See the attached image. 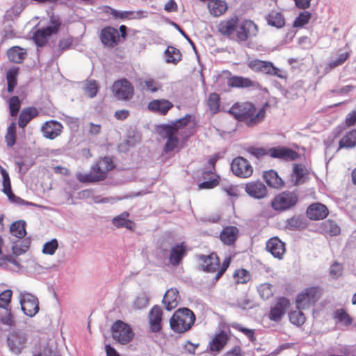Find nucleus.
<instances>
[{
  "label": "nucleus",
  "mask_w": 356,
  "mask_h": 356,
  "mask_svg": "<svg viewBox=\"0 0 356 356\" xmlns=\"http://www.w3.org/2000/svg\"><path fill=\"white\" fill-rule=\"evenodd\" d=\"M232 327L234 329L244 334L250 339V341L254 342L256 341L254 330L244 327L241 324L236 323H232Z\"/></svg>",
  "instance_id": "6e6d98bb"
},
{
  "label": "nucleus",
  "mask_w": 356,
  "mask_h": 356,
  "mask_svg": "<svg viewBox=\"0 0 356 356\" xmlns=\"http://www.w3.org/2000/svg\"><path fill=\"white\" fill-rule=\"evenodd\" d=\"M245 191L252 197L262 199L267 196L268 190L261 181H250L245 184Z\"/></svg>",
  "instance_id": "aec40b11"
},
{
  "label": "nucleus",
  "mask_w": 356,
  "mask_h": 356,
  "mask_svg": "<svg viewBox=\"0 0 356 356\" xmlns=\"http://www.w3.org/2000/svg\"><path fill=\"white\" fill-rule=\"evenodd\" d=\"M129 213L124 211L112 219L113 225L117 228L125 227L130 231H134L136 227V223L128 219Z\"/></svg>",
  "instance_id": "cd10ccee"
},
{
  "label": "nucleus",
  "mask_w": 356,
  "mask_h": 356,
  "mask_svg": "<svg viewBox=\"0 0 356 356\" xmlns=\"http://www.w3.org/2000/svg\"><path fill=\"white\" fill-rule=\"evenodd\" d=\"M239 236V229L236 226L224 227L219 235L220 241L226 245H233Z\"/></svg>",
  "instance_id": "4be33fe9"
},
{
  "label": "nucleus",
  "mask_w": 356,
  "mask_h": 356,
  "mask_svg": "<svg viewBox=\"0 0 356 356\" xmlns=\"http://www.w3.org/2000/svg\"><path fill=\"white\" fill-rule=\"evenodd\" d=\"M38 115V111L35 107H27L24 108L19 116L18 125L24 129L29 122Z\"/></svg>",
  "instance_id": "2f4dec72"
},
{
  "label": "nucleus",
  "mask_w": 356,
  "mask_h": 356,
  "mask_svg": "<svg viewBox=\"0 0 356 356\" xmlns=\"http://www.w3.org/2000/svg\"><path fill=\"white\" fill-rule=\"evenodd\" d=\"M208 106L213 113H216L219 111L220 97L216 92L210 94L208 99Z\"/></svg>",
  "instance_id": "864d4df0"
},
{
  "label": "nucleus",
  "mask_w": 356,
  "mask_h": 356,
  "mask_svg": "<svg viewBox=\"0 0 356 356\" xmlns=\"http://www.w3.org/2000/svg\"><path fill=\"white\" fill-rule=\"evenodd\" d=\"M263 178L267 185L273 188L280 189L285 185L283 179L278 175L277 172L273 170L264 172Z\"/></svg>",
  "instance_id": "c756f323"
},
{
  "label": "nucleus",
  "mask_w": 356,
  "mask_h": 356,
  "mask_svg": "<svg viewBox=\"0 0 356 356\" xmlns=\"http://www.w3.org/2000/svg\"><path fill=\"white\" fill-rule=\"evenodd\" d=\"M58 244L56 239H52L45 243L42 248V252L45 254L53 255L58 249Z\"/></svg>",
  "instance_id": "052dcab7"
},
{
  "label": "nucleus",
  "mask_w": 356,
  "mask_h": 356,
  "mask_svg": "<svg viewBox=\"0 0 356 356\" xmlns=\"http://www.w3.org/2000/svg\"><path fill=\"white\" fill-rule=\"evenodd\" d=\"M322 291L318 286L306 288L297 296L296 300L298 309H306L313 306L321 297Z\"/></svg>",
  "instance_id": "0eeeda50"
},
{
  "label": "nucleus",
  "mask_w": 356,
  "mask_h": 356,
  "mask_svg": "<svg viewBox=\"0 0 356 356\" xmlns=\"http://www.w3.org/2000/svg\"><path fill=\"white\" fill-rule=\"evenodd\" d=\"M19 302L22 310L29 317H33L39 312V300L37 297L31 293L21 292Z\"/></svg>",
  "instance_id": "f8f14e48"
},
{
  "label": "nucleus",
  "mask_w": 356,
  "mask_h": 356,
  "mask_svg": "<svg viewBox=\"0 0 356 356\" xmlns=\"http://www.w3.org/2000/svg\"><path fill=\"white\" fill-rule=\"evenodd\" d=\"M63 130V124L56 120H49L42 124L41 132L44 138L54 140L61 135Z\"/></svg>",
  "instance_id": "4468645a"
},
{
  "label": "nucleus",
  "mask_w": 356,
  "mask_h": 356,
  "mask_svg": "<svg viewBox=\"0 0 356 356\" xmlns=\"http://www.w3.org/2000/svg\"><path fill=\"white\" fill-rule=\"evenodd\" d=\"M99 38L104 46L113 47L120 41V33L116 28L108 26L101 30Z\"/></svg>",
  "instance_id": "2eb2a0df"
},
{
  "label": "nucleus",
  "mask_w": 356,
  "mask_h": 356,
  "mask_svg": "<svg viewBox=\"0 0 356 356\" xmlns=\"http://www.w3.org/2000/svg\"><path fill=\"white\" fill-rule=\"evenodd\" d=\"M333 318L346 326L350 325L353 323V318L343 308L337 309L334 312Z\"/></svg>",
  "instance_id": "a18cd8bd"
},
{
  "label": "nucleus",
  "mask_w": 356,
  "mask_h": 356,
  "mask_svg": "<svg viewBox=\"0 0 356 356\" xmlns=\"http://www.w3.org/2000/svg\"><path fill=\"white\" fill-rule=\"evenodd\" d=\"M106 13L113 17L114 19H132L140 17V13L139 12L135 13L134 11H121L114 9L111 7L107 6L106 8Z\"/></svg>",
  "instance_id": "473e14b6"
},
{
  "label": "nucleus",
  "mask_w": 356,
  "mask_h": 356,
  "mask_svg": "<svg viewBox=\"0 0 356 356\" xmlns=\"http://www.w3.org/2000/svg\"><path fill=\"white\" fill-rule=\"evenodd\" d=\"M112 89H133L131 83L127 79H121L113 83Z\"/></svg>",
  "instance_id": "69168bd1"
},
{
  "label": "nucleus",
  "mask_w": 356,
  "mask_h": 356,
  "mask_svg": "<svg viewBox=\"0 0 356 356\" xmlns=\"http://www.w3.org/2000/svg\"><path fill=\"white\" fill-rule=\"evenodd\" d=\"M262 73L277 76L280 78H285L286 72L277 67H276L273 63L268 61H264Z\"/></svg>",
  "instance_id": "ea45409f"
},
{
  "label": "nucleus",
  "mask_w": 356,
  "mask_h": 356,
  "mask_svg": "<svg viewBox=\"0 0 356 356\" xmlns=\"http://www.w3.org/2000/svg\"><path fill=\"white\" fill-rule=\"evenodd\" d=\"M166 63L177 64L181 59V54L179 49L174 47L168 46L165 51Z\"/></svg>",
  "instance_id": "a19ab883"
},
{
  "label": "nucleus",
  "mask_w": 356,
  "mask_h": 356,
  "mask_svg": "<svg viewBox=\"0 0 356 356\" xmlns=\"http://www.w3.org/2000/svg\"><path fill=\"white\" fill-rule=\"evenodd\" d=\"M311 14L308 11L301 12L293 21V26L302 27L308 23Z\"/></svg>",
  "instance_id": "4d7b16f0"
},
{
  "label": "nucleus",
  "mask_w": 356,
  "mask_h": 356,
  "mask_svg": "<svg viewBox=\"0 0 356 356\" xmlns=\"http://www.w3.org/2000/svg\"><path fill=\"white\" fill-rule=\"evenodd\" d=\"M233 278L236 284H246L251 279V275L245 268L236 269L233 273Z\"/></svg>",
  "instance_id": "c03bdc74"
},
{
  "label": "nucleus",
  "mask_w": 356,
  "mask_h": 356,
  "mask_svg": "<svg viewBox=\"0 0 356 356\" xmlns=\"http://www.w3.org/2000/svg\"><path fill=\"white\" fill-rule=\"evenodd\" d=\"M26 54V49L19 46H14L7 51L9 60L15 63H21L24 59Z\"/></svg>",
  "instance_id": "f704fd0d"
},
{
  "label": "nucleus",
  "mask_w": 356,
  "mask_h": 356,
  "mask_svg": "<svg viewBox=\"0 0 356 356\" xmlns=\"http://www.w3.org/2000/svg\"><path fill=\"white\" fill-rule=\"evenodd\" d=\"M23 9V4L21 3H17L13 6V8L10 10L7 11V15L10 17H12L13 15L15 17H17L22 13Z\"/></svg>",
  "instance_id": "774afa93"
},
{
  "label": "nucleus",
  "mask_w": 356,
  "mask_h": 356,
  "mask_svg": "<svg viewBox=\"0 0 356 356\" xmlns=\"http://www.w3.org/2000/svg\"><path fill=\"white\" fill-rule=\"evenodd\" d=\"M114 168L115 165L111 158H101L91 166L89 172H78L76 174V178L79 182L83 184L99 182L105 180L108 172Z\"/></svg>",
  "instance_id": "7ed1b4c3"
},
{
  "label": "nucleus",
  "mask_w": 356,
  "mask_h": 356,
  "mask_svg": "<svg viewBox=\"0 0 356 356\" xmlns=\"http://www.w3.org/2000/svg\"><path fill=\"white\" fill-rule=\"evenodd\" d=\"M117 100L129 101L134 97V90H113Z\"/></svg>",
  "instance_id": "680f3d73"
},
{
  "label": "nucleus",
  "mask_w": 356,
  "mask_h": 356,
  "mask_svg": "<svg viewBox=\"0 0 356 356\" xmlns=\"http://www.w3.org/2000/svg\"><path fill=\"white\" fill-rule=\"evenodd\" d=\"M258 292L261 298L266 300L273 296L272 285L268 283H264L258 287Z\"/></svg>",
  "instance_id": "13d9d810"
},
{
  "label": "nucleus",
  "mask_w": 356,
  "mask_h": 356,
  "mask_svg": "<svg viewBox=\"0 0 356 356\" xmlns=\"http://www.w3.org/2000/svg\"><path fill=\"white\" fill-rule=\"evenodd\" d=\"M19 73V70L17 67L10 69L6 73V79L8 83L7 89H14L17 85V77Z\"/></svg>",
  "instance_id": "3c124183"
},
{
  "label": "nucleus",
  "mask_w": 356,
  "mask_h": 356,
  "mask_svg": "<svg viewBox=\"0 0 356 356\" xmlns=\"http://www.w3.org/2000/svg\"><path fill=\"white\" fill-rule=\"evenodd\" d=\"M308 174L309 170L304 165L294 163L293 165V172L291 174V177H295L296 178L293 181V185L298 186L304 184L307 179Z\"/></svg>",
  "instance_id": "7c9ffc66"
},
{
  "label": "nucleus",
  "mask_w": 356,
  "mask_h": 356,
  "mask_svg": "<svg viewBox=\"0 0 356 356\" xmlns=\"http://www.w3.org/2000/svg\"><path fill=\"white\" fill-rule=\"evenodd\" d=\"M254 82L248 78L240 76H233L228 79L227 84L232 88H249L254 87Z\"/></svg>",
  "instance_id": "c9c22d12"
},
{
  "label": "nucleus",
  "mask_w": 356,
  "mask_h": 356,
  "mask_svg": "<svg viewBox=\"0 0 356 356\" xmlns=\"http://www.w3.org/2000/svg\"><path fill=\"white\" fill-rule=\"evenodd\" d=\"M229 339V337L227 332L221 330L209 341L208 350L213 355H217L225 348Z\"/></svg>",
  "instance_id": "dca6fc26"
},
{
  "label": "nucleus",
  "mask_w": 356,
  "mask_h": 356,
  "mask_svg": "<svg viewBox=\"0 0 356 356\" xmlns=\"http://www.w3.org/2000/svg\"><path fill=\"white\" fill-rule=\"evenodd\" d=\"M231 170L234 175L243 179L250 177L253 173L251 163L243 156H237L232 160Z\"/></svg>",
  "instance_id": "9d476101"
},
{
  "label": "nucleus",
  "mask_w": 356,
  "mask_h": 356,
  "mask_svg": "<svg viewBox=\"0 0 356 356\" xmlns=\"http://www.w3.org/2000/svg\"><path fill=\"white\" fill-rule=\"evenodd\" d=\"M299 201L297 191H284L277 193L271 200L270 206L275 211L282 212L293 208Z\"/></svg>",
  "instance_id": "423d86ee"
},
{
  "label": "nucleus",
  "mask_w": 356,
  "mask_h": 356,
  "mask_svg": "<svg viewBox=\"0 0 356 356\" xmlns=\"http://www.w3.org/2000/svg\"><path fill=\"white\" fill-rule=\"evenodd\" d=\"M343 266L337 261L332 264L330 268V275L332 278L337 279L343 273Z\"/></svg>",
  "instance_id": "0e129e2a"
},
{
  "label": "nucleus",
  "mask_w": 356,
  "mask_h": 356,
  "mask_svg": "<svg viewBox=\"0 0 356 356\" xmlns=\"http://www.w3.org/2000/svg\"><path fill=\"white\" fill-rule=\"evenodd\" d=\"M163 311L159 305H154L150 309L148 315L149 323L151 330L153 332H159L161 327Z\"/></svg>",
  "instance_id": "393cba45"
},
{
  "label": "nucleus",
  "mask_w": 356,
  "mask_h": 356,
  "mask_svg": "<svg viewBox=\"0 0 356 356\" xmlns=\"http://www.w3.org/2000/svg\"><path fill=\"white\" fill-rule=\"evenodd\" d=\"M27 340L26 334L22 330L10 332L7 339L10 350L16 355L20 354L26 347Z\"/></svg>",
  "instance_id": "9b49d317"
},
{
  "label": "nucleus",
  "mask_w": 356,
  "mask_h": 356,
  "mask_svg": "<svg viewBox=\"0 0 356 356\" xmlns=\"http://www.w3.org/2000/svg\"><path fill=\"white\" fill-rule=\"evenodd\" d=\"M173 108V104L165 99H153L147 104V109L161 115H165Z\"/></svg>",
  "instance_id": "b1692460"
},
{
  "label": "nucleus",
  "mask_w": 356,
  "mask_h": 356,
  "mask_svg": "<svg viewBox=\"0 0 356 356\" xmlns=\"http://www.w3.org/2000/svg\"><path fill=\"white\" fill-rule=\"evenodd\" d=\"M180 301L179 291L176 288H170L165 292L162 302L168 311L176 308Z\"/></svg>",
  "instance_id": "bb28decb"
},
{
  "label": "nucleus",
  "mask_w": 356,
  "mask_h": 356,
  "mask_svg": "<svg viewBox=\"0 0 356 356\" xmlns=\"http://www.w3.org/2000/svg\"><path fill=\"white\" fill-rule=\"evenodd\" d=\"M329 214L327 207L321 203H313L310 204L307 210V216L312 220H319L325 218Z\"/></svg>",
  "instance_id": "412c9836"
},
{
  "label": "nucleus",
  "mask_w": 356,
  "mask_h": 356,
  "mask_svg": "<svg viewBox=\"0 0 356 356\" xmlns=\"http://www.w3.org/2000/svg\"><path fill=\"white\" fill-rule=\"evenodd\" d=\"M113 339L120 344H127L134 337V332L129 325L122 321H116L111 327Z\"/></svg>",
  "instance_id": "6e6552de"
},
{
  "label": "nucleus",
  "mask_w": 356,
  "mask_h": 356,
  "mask_svg": "<svg viewBox=\"0 0 356 356\" xmlns=\"http://www.w3.org/2000/svg\"><path fill=\"white\" fill-rule=\"evenodd\" d=\"M238 20L237 16H234L230 19L220 22L218 25L219 32L224 35L230 36L233 35L236 32Z\"/></svg>",
  "instance_id": "c85d7f7f"
},
{
  "label": "nucleus",
  "mask_w": 356,
  "mask_h": 356,
  "mask_svg": "<svg viewBox=\"0 0 356 356\" xmlns=\"http://www.w3.org/2000/svg\"><path fill=\"white\" fill-rule=\"evenodd\" d=\"M208 7L211 14L216 17L222 15L227 9L226 2L221 0L209 1Z\"/></svg>",
  "instance_id": "4c0bfd02"
},
{
  "label": "nucleus",
  "mask_w": 356,
  "mask_h": 356,
  "mask_svg": "<svg viewBox=\"0 0 356 356\" xmlns=\"http://www.w3.org/2000/svg\"><path fill=\"white\" fill-rule=\"evenodd\" d=\"M248 152L257 158H261L268 154V151L267 152L265 149L254 147H250Z\"/></svg>",
  "instance_id": "338daca9"
},
{
  "label": "nucleus",
  "mask_w": 356,
  "mask_h": 356,
  "mask_svg": "<svg viewBox=\"0 0 356 356\" xmlns=\"http://www.w3.org/2000/svg\"><path fill=\"white\" fill-rule=\"evenodd\" d=\"M257 33V26L251 20L245 19L238 22L236 35L240 42L246 41L249 38L255 36Z\"/></svg>",
  "instance_id": "ddd939ff"
},
{
  "label": "nucleus",
  "mask_w": 356,
  "mask_h": 356,
  "mask_svg": "<svg viewBox=\"0 0 356 356\" xmlns=\"http://www.w3.org/2000/svg\"><path fill=\"white\" fill-rule=\"evenodd\" d=\"M60 26L58 19L51 17L50 24L46 27L37 29L33 35V40L38 47H43L49 36L58 32Z\"/></svg>",
  "instance_id": "1a4fd4ad"
},
{
  "label": "nucleus",
  "mask_w": 356,
  "mask_h": 356,
  "mask_svg": "<svg viewBox=\"0 0 356 356\" xmlns=\"http://www.w3.org/2000/svg\"><path fill=\"white\" fill-rule=\"evenodd\" d=\"M268 24L272 26L281 28L284 25V19L282 15L277 11H271L266 17Z\"/></svg>",
  "instance_id": "79ce46f5"
},
{
  "label": "nucleus",
  "mask_w": 356,
  "mask_h": 356,
  "mask_svg": "<svg viewBox=\"0 0 356 356\" xmlns=\"http://www.w3.org/2000/svg\"><path fill=\"white\" fill-rule=\"evenodd\" d=\"M200 261L201 269L206 273H216L213 281L217 282L227 271L229 268L232 258L227 257L225 258L220 264V258L214 252L208 255L200 254L198 257Z\"/></svg>",
  "instance_id": "20e7f679"
},
{
  "label": "nucleus",
  "mask_w": 356,
  "mask_h": 356,
  "mask_svg": "<svg viewBox=\"0 0 356 356\" xmlns=\"http://www.w3.org/2000/svg\"><path fill=\"white\" fill-rule=\"evenodd\" d=\"M0 172L2 175L3 178V188L2 192L8 195V193L13 192L11 189V182L10 179L9 175L8 172L1 166H0Z\"/></svg>",
  "instance_id": "603ef678"
},
{
  "label": "nucleus",
  "mask_w": 356,
  "mask_h": 356,
  "mask_svg": "<svg viewBox=\"0 0 356 356\" xmlns=\"http://www.w3.org/2000/svg\"><path fill=\"white\" fill-rule=\"evenodd\" d=\"M322 230L330 236H337L340 234L341 229L338 225L330 220L323 222L321 225Z\"/></svg>",
  "instance_id": "37998d69"
},
{
  "label": "nucleus",
  "mask_w": 356,
  "mask_h": 356,
  "mask_svg": "<svg viewBox=\"0 0 356 356\" xmlns=\"http://www.w3.org/2000/svg\"><path fill=\"white\" fill-rule=\"evenodd\" d=\"M13 291L10 289H6L0 293V307L7 309L10 303Z\"/></svg>",
  "instance_id": "bf43d9fd"
},
{
  "label": "nucleus",
  "mask_w": 356,
  "mask_h": 356,
  "mask_svg": "<svg viewBox=\"0 0 356 356\" xmlns=\"http://www.w3.org/2000/svg\"><path fill=\"white\" fill-rule=\"evenodd\" d=\"M356 145V129L348 132L339 141V149L353 148Z\"/></svg>",
  "instance_id": "58836bf2"
},
{
  "label": "nucleus",
  "mask_w": 356,
  "mask_h": 356,
  "mask_svg": "<svg viewBox=\"0 0 356 356\" xmlns=\"http://www.w3.org/2000/svg\"><path fill=\"white\" fill-rule=\"evenodd\" d=\"M196 320L194 312L187 307L177 309L170 318L171 330L178 334L189 331Z\"/></svg>",
  "instance_id": "39448f33"
},
{
  "label": "nucleus",
  "mask_w": 356,
  "mask_h": 356,
  "mask_svg": "<svg viewBox=\"0 0 356 356\" xmlns=\"http://www.w3.org/2000/svg\"><path fill=\"white\" fill-rule=\"evenodd\" d=\"M192 115L186 114L184 117L172 121L170 124H163L157 127L158 134L166 139L163 147V151L168 153L178 147L179 144V135L183 140L186 141L191 136L195 134V129L186 128L190 122Z\"/></svg>",
  "instance_id": "f257e3e1"
},
{
  "label": "nucleus",
  "mask_w": 356,
  "mask_h": 356,
  "mask_svg": "<svg viewBox=\"0 0 356 356\" xmlns=\"http://www.w3.org/2000/svg\"><path fill=\"white\" fill-rule=\"evenodd\" d=\"M8 106L10 115L15 117L20 110L21 101L17 96H13L8 99Z\"/></svg>",
  "instance_id": "8fccbe9b"
},
{
  "label": "nucleus",
  "mask_w": 356,
  "mask_h": 356,
  "mask_svg": "<svg viewBox=\"0 0 356 356\" xmlns=\"http://www.w3.org/2000/svg\"><path fill=\"white\" fill-rule=\"evenodd\" d=\"M8 200L15 204H17V205H26V206H33V207H35L36 204L33 203V202H28V201H26L23 199H22L21 197H18V196H16L13 192L8 193V195H6Z\"/></svg>",
  "instance_id": "e2e57ef3"
},
{
  "label": "nucleus",
  "mask_w": 356,
  "mask_h": 356,
  "mask_svg": "<svg viewBox=\"0 0 356 356\" xmlns=\"http://www.w3.org/2000/svg\"><path fill=\"white\" fill-rule=\"evenodd\" d=\"M268 107V102L259 108L251 102L236 103L230 108L229 113L238 121L244 122L248 127H253L264 121Z\"/></svg>",
  "instance_id": "f03ea898"
},
{
  "label": "nucleus",
  "mask_w": 356,
  "mask_h": 356,
  "mask_svg": "<svg viewBox=\"0 0 356 356\" xmlns=\"http://www.w3.org/2000/svg\"><path fill=\"white\" fill-rule=\"evenodd\" d=\"M187 250L188 248L185 242H181L174 245L171 248L169 255V261L170 264L174 266L179 265L183 258L186 254Z\"/></svg>",
  "instance_id": "a878e982"
},
{
  "label": "nucleus",
  "mask_w": 356,
  "mask_h": 356,
  "mask_svg": "<svg viewBox=\"0 0 356 356\" xmlns=\"http://www.w3.org/2000/svg\"><path fill=\"white\" fill-rule=\"evenodd\" d=\"M201 178L202 181L198 184V188L200 190L213 189L220 184V176L213 170L203 171Z\"/></svg>",
  "instance_id": "a211bd4d"
},
{
  "label": "nucleus",
  "mask_w": 356,
  "mask_h": 356,
  "mask_svg": "<svg viewBox=\"0 0 356 356\" xmlns=\"http://www.w3.org/2000/svg\"><path fill=\"white\" fill-rule=\"evenodd\" d=\"M268 154L273 158L286 161H294L299 157L297 152L285 147H272L268 150Z\"/></svg>",
  "instance_id": "5701e85b"
},
{
  "label": "nucleus",
  "mask_w": 356,
  "mask_h": 356,
  "mask_svg": "<svg viewBox=\"0 0 356 356\" xmlns=\"http://www.w3.org/2000/svg\"><path fill=\"white\" fill-rule=\"evenodd\" d=\"M5 140L8 147H12L16 142V124L10 123L5 136Z\"/></svg>",
  "instance_id": "de8ad7c7"
},
{
  "label": "nucleus",
  "mask_w": 356,
  "mask_h": 356,
  "mask_svg": "<svg viewBox=\"0 0 356 356\" xmlns=\"http://www.w3.org/2000/svg\"><path fill=\"white\" fill-rule=\"evenodd\" d=\"M350 50L348 49V47L346 45L345 47V49H340L339 51L337 57L334 60L330 61L328 63L327 66L325 67V70H326V72H328L336 67L341 65L350 57Z\"/></svg>",
  "instance_id": "72a5a7b5"
},
{
  "label": "nucleus",
  "mask_w": 356,
  "mask_h": 356,
  "mask_svg": "<svg viewBox=\"0 0 356 356\" xmlns=\"http://www.w3.org/2000/svg\"><path fill=\"white\" fill-rule=\"evenodd\" d=\"M26 224L24 221L19 220L13 222L10 226V232L17 238H22L26 234Z\"/></svg>",
  "instance_id": "49530a36"
},
{
  "label": "nucleus",
  "mask_w": 356,
  "mask_h": 356,
  "mask_svg": "<svg viewBox=\"0 0 356 356\" xmlns=\"http://www.w3.org/2000/svg\"><path fill=\"white\" fill-rule=\"evenodd\" d=\"M301 310L298 309V311H293L289 313V321L292 324L300 326L305 323L306 318Z\"/></svg>",
  "instance_id": "09e8293b"
},
{
  "label": "nucleus",
  "mask_w": 356,
  "mask_h": 356,
  "mask_svg": "<svg viewBox=\"0 0 356 356\" xmlns=\"http://www.w3.org/2000/svg\"><path fill=\"white\" fill-rule=\"evenodd\" d=\"M287 225L292 229H301L305 227V223L301 217L294 216L287 220Z\"/></svg>",
  "instance_id": "5fc2aeb1"
},
{
  "label": "nucleus",
  "mask_w": 356,
  "mask_h": 356,
  "mask_svg": "<svg viewBox=\"0 0 356 356\" xmlns=\"http://www.w3.org/2000/svg\"><path fill=\"white\" fill-rule=\"evenodd\" d=\"M4 245L3 240L0 236V267H7L9 264L19 268L20 264L17 260L16 257L12 254L4 255L2 252V248Z\"/></svg>",
  "instance_id": "e433bc0d"
},
{
  "label": "nucleus",
  "mask_w": 356,
  "mask_h": 356,
  "mask_svg": "<svg viewBox=\"0 0 356 356\" xmlns=\"http://www.w3.org/2000/svg\"><path fill=\"white\" fill-rule=\"evenodd\" d=\"M290 302L284 297H280L274 307L270 311L268 318L273 321H279L285 314L286 309L289 307Z\"/></svg>",
  "instance_id": "f3484780"
},
{
  "label": "nucleus",
  "mask_w": 356,
  "mask_h": 356,
  "mask_svg": "<svg viewBox=\"0 0 356 356\" xmlns=\"http://www.w3.org/2000/svg\"><path fill=\"white\" fill-rule=\"evenodd\" d=\"M266 248L274 257L279 259H282L286 252L285 243L277 236L267 241Z\"/></svg>",
  "instance_id": "6ab92c4d"
}]
</instances>
